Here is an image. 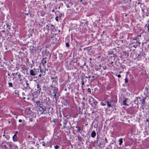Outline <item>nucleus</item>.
I'll list each match as a JSON object with an SVG mask.
<instances>
[{
    "label": "nucleus",
    "instance_id": "13",
    "mask_svg": "<svg viewBox=\"0 0 149 149\" xmlns=\"http://www.w3.org/2000/svg\"><path fill=\"white\" fill-rule=\"evenodd\" d=\"M86 90V92H87L89 94H91V89L90 88H88L87 89H84V90Z\"/></svg>",
    "mask_w": 149,
    "mask_h": 149
},
{
    "label": "nucleus",
    "instance_id": "30",
    "mask_svg": "<svg viewBox=\"0 0 149 149\" xmlns=\"http://www.w3.org/2000/svg\"><path fill=\"white\" fill-rule=\"evenodd\" d=\"M82 85H84V81H83V77H82Z\"/></svg>",
    "mask_w": 149,
    "mask_h": 149
},
{
    "label": "nucleus",
    "instance_id": "43",
    "mask_svg": "<svg viewBox=\"0 0 149 149\" xmlns=\"http://www.w3.org/2000/svg\"><path fill=\"white\" fill-rule=\"evenodd\" d=\"M55 121H56V120H55V119H53V122H54V123H55Z\"/></svg>",
    "mask_w": 149,
    "mask_h": 149
},
{
    "label": "nucleus",
    "instance_id": "55",
    "mask_svg": "<svg viewBox=\"0 0 149 149\" xmlns=\"http://www.w3.org/2000/svg\"><path fill=\"white\" fill-rule=\"evenodd\" d=\"M60 55H61V56H62V54L61 53V54H60Z\"/></svg>",
    "mask_w": 149,
    "mask_h": 149
},
{
    "label": "nucleus",
    "instance_id": "11",
    "mask_svg": "<svg viewBox=\"0 0 149 149\" xmlns=\"http://www.w3.org/2000/svg\"><path fill=\"white\" fill-rule=\"evenodd\" d=\"M96 135V133L95 131H92L91 134V136L93 138H94Z\"/></svg>",
    "mask_w": 149,
    "mask_h": 149
},
{
    "label": "nucleus",
    "instance_id": "6",
    "mask_svg": "<svg viewBox=\"0 0 149 149\" xmlns=\"http://www.w3.org/2000/svg\"><path fill=\"white\" fill-rule=\"evenodd\" d=\"M36 72L34 71L33 70H31L30 71V74L31 75L34 77V78H35V76L36 75Z\"/></svg>",
    "mask_w": 149,
    "mask_h": 149
},
{
    "label": "nucleus",
    "instance_id": "14",
    "mask_svg": "<svg viewBox=\"0 0 149 149\" xmlns=\"http://www.w3.org/2000/svg\"><path fill=\"white\" fill-rule=\"evenodd\" d=\"M6 26L7 28L8 29V30H10V29L11 25L10 24H9L8 22H6Z\"/></svg>",
    "mask_w": 149,
    "mask_h": 149
},
{
    "label": "nucleus",
    "instance_id": "28",
    "mask_svg": "<svg viewBox=\"0 0 149 149\" xmlns=\"http://www.w3.org/2000/svg\"><path fill=\"white\" fill-rule=\"evenodd\" d=\"M54 98L55 99H56V94H54Z\"/></svg>",
    "mask_w": 149,
    "mask_h": 149
},
{
    "label": "nucleus",
    "instance_id": "45",
    "mask_svg": "<svg viewBox=\"0 0 149 149\" xmlns=\"http://www.w3.org/2000/svg\"><path fill=\"white\" fill-rule=\"evenodd\" d=\"M57 79V77L56 76L55 77H54V79Z\"/></svg>",
    "mask_w": 149,
    "mask_h": 149
},
{
    "label": "nucleus",
    "instance_id": "23",
    "mask_svg": "<svg viewBox=\"0 0 149 149\" xmlns=\"http://www.w3.org/2000/svg\"><path fill=\"white\" fill-rule=\"evenodd\" d=\"M101 104L102 105L104 106L106 105V103L105 102H101Z\"/></svg>",
    "mask_w": 149,
    "mask_h": 149
},
{
    "label": "nucleus",
    "instance_id": "3",
    "mask_svg": "<svg viewBox=\"0 0 149 149\" xmlns=\"http://www.w3.org/2000/svg\"><path fill=\"white\" fill-rule=\"evenodd\" d=\"M46 109L47 107L46 106L42 104L41 105L40 107L38 112L40 114H42L43 113L44 111H46Z\"/></svg>",
    "mask_w": 149,
    "mask_h": 149
},
{
    "label": "nucleus",
    "instance_id": "31",
    "mask_svg": "<svg viewBox=\"0 0 149 149\" xmlns=\"http://www.w3.org/2000/svg\"><path fill=\"white\" fill-rule=\"evenodd\" d=\"M116 76H117L118 77V78H120L121 77V75L120 74H118V75H117L116 74Z\"/></svg>",
    "mask_w": 149,
    "mask_h": 149
},
{
    "label": "nucleus",
    "instance_id": "52",
    "mask_svg": "<svg viewBox=\"0 0 149 149\" xmlns=\"http://www.w3.org/2000/svg\"><path fill=\"white\" fill-rule=\"evenodd\" d=\"M127 14H125V17H127Z\"/></svg>",
    "mask_w": 149,
    "mask_h": 149
},
{
    "label": "nucleus",
    "instance_id": "62",
    "mask_svg": "<svg viewBox=\"0 0 149 149\" xmlns=\"http://www.w3.org/2000/svg\"><path fill=\"white\" fill-rule=\"evenodd\" d=\"M82 99L83 100H84V97H83V98H82Z\"/></svg>",
    "mask_w": 149,
    "mask_h": 149
},
{
    "label": "nucleus",
    "instance_id": "51",
    "mask_svg": "<svg viewBox=\"0 0 149 149\" xmlns=\"http://www.w3.org/2000/svg\"><path fill=\"white\" fill-rule=\"evenodd\" d=\"M52 11L53 12H54L55 11L54 10V9H52Z\"/></svg>",
    "mask_w": 149,
    "mask_h": 149
},
{
    "label": "nucleus",
    "instance_id": "59",
    "mask_svg": "<svg viewBox=\"0 0 149 149\" xmlns=\"http://www.w3.org/2000/svg\"><path fill=\"white\" fill-rule=\"evenodd\" d=\"M60 125L61 126H62V125L61 124H60Z\"/></svg>",
    "mask_w": 149,
    "mask_h": 149
},
{
    "label": "nucleus",
    "instance_id": "4",
    "mask_svg": "<svg viewBox=\"0 0 149 149\" xmlns=\"http://www.w3.org/2000/svg\"><path fill=\"white\" fill-rule=\"evenodd\" d=\"M67 123V121L66 120H64L63 122V129H66L67 130H69L70 129V126H68L67 127L66 126V124Z\"/></svg>",
    "mask_w": 149,
    "mask_h": 149
},
{
    "label": "nucleus",
    "instance_id": "35",
    "mask_svg": "<svg viewBox=\"0 0 149 149\" xmlns=\"http://www.w3.org/2000/svg\"><path fill=\"white\" fill-rule=\"evenodd\" d=\"M51 31L52 32H54V29H53V28H52L51 29Z\"/></svg>",
    "mask_w": 149,
    "mask_h": 149
},
{
    "label": "nucleus",
    "instance_id": "47",
    "mask_svg": "<svg viewBox=\"0 0 149 149\" xmlns=\"http://www.w3.org/2000/svg\"><path fill=\"white\" fill-rule=\"evenodd\" d=\"M51 79H54V77H51Z\"/></svg>",
    "mask_w": 149,
    "mask_h": 149
},
{
    "label": "nucleus",
    "instance_id": "33",
    "mask_svg": "<svg viewBox=\"0 0 149 149\" xmlns=\"http://www.w3.org/2000/svg\"><path fill=\"white\" fill-rule=\"evenodd\" d=\"M138 98H139V99H141V98L140 97H136V98H135V101H135V102H136V100H137V99H138Z\"/></svg>",
    "mask_w": 149,
    "mask_h": 149
},
{
    "label": "nucleus",
    "instance_id": "27",
    "mask_svg": "<svg viewBox=\"0 0 149 149\" xmlns=\"http://www.w3.org/2000/svg\"><path fill=\"white\" fill-rule=\"evenodd\" d=\"M66 46L67 47H68L70 46L69 43L68 42L66 43Z\"/></svg>",
    "mask_w": 149,
    "mask_h": 149
},
{
    "label": "nucleus",
    "instance_id": "41",
    "mask_svg": "<svg viewBox=\"0 0 149 149\" xmlns=\"http://www.w3.org/2000/svg\"><path fill=\"white\" fill-rule=\"evenodd\" d=\"M42 146H45V143H44V142H43V143L42 144Z\"/></svg>",
    "mask_w": 149,
    "mask_h": 149
},
{
    "label": "nucleus",
    "instance_id": "46",
    "mask_svg": "<svg viewBox=\"0 0 149 149\" xmlns=\"http://www.w3.org/2000/svg\"><path fill=\"white\" fill-rule=\"evenodd\" d=\"M53 55L54 56V57H56V55L55 54H54V53H53Z\"/></svg>",
    "mask_w": 149,
    "mask_h": 149
},
{
    "label": "nucleus",
    "instance_id": "17",
    "mask_svg": "<svg viewBox=\"0 0 149 149\" xmlns=\"http://www.w3.org/2000/svg\"><path fill=\"white\" fill-rule=\"evenodd\" d=\"M107 104L108 107H111V102L107 101Z\"/></svg>",
    "mask_w": 149,
    "mask_h": 149
},
{
    "label": "nucleus",
    "instance_id": "39",
    "mask_svg": "<svg viewBox=\"0 0 149 149\" xmlns=\"http://www.w3.org/2000/svg\"><path fill=\"white\" fill-rule=\"evenodd\" d=\"M51 26H52V27H53V29H55V27H54V26L53 25V24H51Z\"/></svg>",
    "mask_w": 149,
    "mask_h": 149
},
{
    "label": "nucleus",
    "instance_id": "22",
    "mask_svg": "<svg viewBox=\"0 0 149 149\" xmlns=\"http://www.w3.org/2000/svg\"><path fill=\"white\" fill-rule=\"evenodd\" d=\"M9 87H13L12 83L11 82H9L8 83Z\"/></svg>",
    "mask_w": 149,
    "mask_h": 149
},
{
    "label": "nucleus",
    "instance_id": "2",
    "mask_svg": "<svg viewBox=\"0 0 149 149\" xmlns=\"http://www.w3.org/2000/svg\"><path fill=\"white\" fill-rule=\"evenodd\" d=\"M12 75H13V76L14 77L13 78V80L15 79L16 80H18L20 81L21 80L20 74L18 72H16L15 74L13 73Z\"/></svg>",
    "mask_w": 149,
    "mask_h": 149
},
{
    "label": "nucleus",
    "instance_id": "58",
    "mask_svg": "<svg viewBox=\"0 0 149 149\" xmlns=\"http://www.w3.org/2000/svg\"><path fill=\"white\" fill-rule=\"evenodd\" d=\"M104 32H104V31H103V34H104Z\"/></svg>",
    "mask_w": 149,
    "mask_h": 149
},
{
    "label": "nucleus",
    "instance_id": "1",
    "mask_svg": "<svg viewBox=\"0 0 149 149\" xmlns=\"http://www.w3.org/2000/svg\"><path fill=\"white\" fill-rule=\"evenodd\" d=\"M41 85L39 84H37V89H36V91L34 92V95H40L41 93L42 94V92H41Z\"/></svg>",
    "mask_w": 149,
    "mask_h": 149
},
{
    "label": "nucleus",
    "instance_id": "64",
    "mask_svg": "<svg viewBox=\"0 0 149 149\" xmlns=\"http://www.w3.org/2000/svg\"><path fill=\"white\" fill-rule=\"evenodd\" d=\"M113 63V62H111V64H112V63Z\"/></svg>",
    "mask_w": 149,
    "mask_h": 149
},
{
    "label": "nucleus",
    "instance_id": "26",
    "mask_svg": "<svg viewBox=\"0 0 149 149\" xmlns=\"http://www.w3.org/2000/svg\"><path fill=\"white\" fill-rule=\"evenodd\" d=\"M46 26L47 28V30L49 31V26L48 25H46Z\"/></svg>",
    "mask_w": 149,
    "mask_h": 149
},
{
    "label": "nucleus",
    "instance_id": "32",
    "mask_svg": "<svg viewBox=\"0 0 149 149\" xmlns=\"http://www.w3.org/2000/svg\"><path fill=\"white\" fill-rule=\"evenodd\" d=\"M147 27L148 28L147 30H148V32H149V24H148V25L147 26Z\"/></svg>",
    "mask_w": 149,
    "mask_h": 149
},
{
    "label": "nucleus",
    "instance_id": "29",
    "mask_svg": "<svg viewBox=\"0 0 149 149\" xmlns=\"http://www.w3.org/2000/svg\"><path fill=\"white\" fill-rule=\"evenodd\" d=\"M55 20L57 22L58 21V16H56L55 17Z\"/></svg>",
    "mask_w": 149,
    "mask_h": 149
},
{
    "label": "nucleus",
    "instance_id": "24",
    "mask_svg": "<svg viewBox=\"0 0 149 149\" xmlns=\"http://www.w3.org/2000/svg\"><path fill=\"white\" fill-rule=\"evenodd\" d=\"M128 82V79L127 78H126L125 79V83H126Z\"/></svg>",
    "mask_w": 149,
    "mask_h": 149
},
{
    "label": "nucleus",
    "instance_id": "37",
    "mask_svg": "<svg viewBox=\"0 0 149 149\" xmlns=\"http://www.w3.org/2000/svg\"><path fill=\"white\" fill-rule=\"evenodd\" d=\"M105 141L106 142V143H107L108 142V141L107 140V138L106 137H105Z\"/></svg>",
    "mask_w": 149,
    "mask_h": 149
},
{
    "label": "nucleus",
    "instance_id": "8",
    "mask_svg": "<svg viewBox=\"0 0 149 149\" xmlns=\"http://www.w3.org/2000/svg\"><path fill=\"white\" fill-rule=\"evenodd\" d=\"M5 143H6V144L9 146L10 149L11 148V147H12L13 144V143L10 142H6Z\"/></svg>",
    "mask_w": 149,
    "mask_h": 149
},
{
    "label": "nucleus",
    "instance_id": "34",
    "mask_svg": "<svg viewBox=\"0 0 149 149\" xmlns=\"http://www.w3.org/2000/svg\"><path fill=\"white\" fill-rule=\"evenodd\" d=\"M78 140H79V141H81V137H78Z\"/></svg>",
    "mask_w": 149,
    "mask_h": 149
},
{
    "label": "nucleus",
    "instance_id": "15",
    "mask_svg": "<svg viewBox=\"0 0 149 149\" xmlns=\"http://www.w3.org/2000/svg\"><path fill=\"white\" fill-rule=\"evenodd\" d=\"M10 149H18V148L17 146L13 144Z\"/></svg>",
    "mask_w": 149,
    "mask_h": 149
},
{
    "label": "nucleus",
    "instance_id": "19",
    "mask_svg": "<svg viewBox=\"0 0 149 149\" xmlns=\"http://www.w3.org/2000/svg\"><path fill=\"white\" fill-rule=\"evenodd\" d=\"M118 142H119V145H120L123 142V139L121 138L120 139H119V140H118Z\"/></svg>",
    "mask_w": 149,
    "mask_h": 149
},
{
    "label": "nucleus",
    "instance_id": "53",
    "mask_svg": "<svg viewBox=\"0 0 149 149\" xmlns=\"http://www.w3.org/2000/svg\"><path fill=\"white\" fill-rule=\"evenodd\" d=\"M8 76H10V73H8Z\"/></svg>",
    "mask_w": 149,
    "mask_h": 149
},
{
    "label": "nucleus",
    "instance_id": "54",
    "mask_svg": "<svg viewBox=\"0 0 149 149\" xmlns=\"http://www.w3.org/2000/svg\"><path fill=\"white\" fill-rule=\"evenodd\" d=\"M77 130H78V132H79V129H77Z\"/></svg>",
    "mask_w": 149,
    "mask_h": 149
},
{
    "label": "nucleus",
    "instance_id": "7",
    "mask_svg": "<svg viewBox=\"0 0 149 149\" xmlns=\"http://www.w3.org/2000/svg\"><path fill=\"white\" fill-rule=\"evenodd\" d=\"M47 58L46 57L45 58H43L41 60V63L43 65H44V64L47 63Z\"/></svg>",
    "mask_w": 149,
    "mask_h": 149
},
{
    "label": "nucleus",
    "instance_id": "9",
    "mask_svg": "<svg viewBox=\"0 0 149 149\" xmlns=\"http://www.w3.org/2000/svg\"><path fill=\"white\" fill-rule=\"evenodd\" d=\"M42 103V102H40V101H38L36 102L35 105L37 106H39V107L41 105V104Z\"/></svg>",
    "mask_w": 149,
    "mask_h": 149
},
{
    "label": "nucleus",
    "instance_id": "38",
    "mask_svg": "<svg viewBox=\"0 0 149 149\" xmlns=\"http://www.w3.org/2000/svg\"><path fill=\"white\" fill-rule=\"evenodd\" d=\"M91 58H89V60L88 61V62H89L90 63H91Z\"/></svg>",
    "mask_w": 149,
    "mask_h": 149
},
{
    "label": "nucleus",
    "instance_id": "21",
    "mask_svg": "<svg viewBox=\"0 0 149 149\" xmlns=\"http://www.w3.org/2000/svg\"><path fill=\"white\" fill-rule=\"evenodd\" d=\"M26 88L27 89H30V87L29 84L28 83H26Z\"/></svg>",
    "mask_w": 149,
    "mask_h": 149
},
{
    "label": "nucleus",
    "instance_id": "36",
    "mask_svg": "<svg viewBox=\"0 0 149 149\" xmlns=\"http://www.w3.org/2000/svg\"><path fill=\"white\" fill-rule=\"evenodd\" d=\"M57 82V81H56V80H53V81H52V82H53V83H56Z\"/></svg>",
    "mask_w": 149,
    "mask_h": 149
},
{
    "label": "nucleus",
    "instance_id": "20",
    "mask_svg": "<svg viewBox=\"0 0 149 149\" xmlns=\"http://www.w3.org/2000/svg\"><path fill=\"white\" fill-rule=\"evenodd\" d=\"M126 101H127V100L125 99L123 101V104L124 105H125V106L128 105V104H127L126 102Z\"/></svg>",
    "mask_w": 149,
    "mask_h": 149
},
{
    "label": "nucleus",
    "instance_id": "12",
    "mask_svg": "<svg viewBox=\"0 0 149 149\" xmlns=\"http://www.w3.org/2000/svg\"><path fill=\"white\" fill-rule=\"evenodd\" d=\"M146 98L144 97L142 100H140V101L141 102V104L142 105H144L145 104V100H146Z\"/></svg>",
    "mask_w": 149,
    "mask_h": 149
},
{
    "label": "nucleus",
    "instance_id": "61",
    "mask_svg": "<svg viewBox=\"0 0 149 149\" xmlns=\"http://www.w3.org/2000/svg\"><path fill=\"white\" fill-rule=\"evenodd\" d=\"M146 121H148V119H146Z\"/></svg>",
    "mask_w": 149,
    "mask_h": 149
},
{
    "label": "nucleus",
    "instance_id": "44",
    "mask_svg": "<svg viewBox=\"0 0 149 149\" xmlns=\"http://www.w3.org/2000/svg\"><path fill=\"white\" fill-rule=\"evenodd\" d=\"M3 146L5 148H7V146L6 145H4Z\"/></svg>",
    "mask_w": 149,
    "mask_h": 149
},
{
    "label": "nucleus",
    "instance_id": "63",
    "mask_svg": "<svg viewBox=\"0 0 149 149\" xmlns=\"http://www.w3.org/2000/svg\"><path fill=\"white\" fill-rule=\"evenodd\" d=\"M88 125V124H85V125Z\"/></svg>",
    "mask_w": 149,
    "mask_h": 149
},
{
    "label": "nucleus",
    "instance_id": "16",
    "mask_svg": "<svg viewBox=\"0 0 149 149\" xmlns=\"http://www.w3.org/2000/svg\"><path fill=\"white\" fill-rule=\"evenodd\" d=\"M91 48L90 47H86L84 48V50L87 51V52L91 50Z\"/></svg>",
    "mask_w": 149,
    "mask_h": 149
},
{
    "label": "nucleus",
    "instance_id": "40",
    "mask_svg": "<svg viewBox=\"0 0 149 149\" xmlns=\"http://www.w3.org/2000/svg\"><path fill=\"white\" fill-rule=\"evenodd\" d=\"M92 77L94 79H96L97 78V77H95L94 76H92Z\"/></svg>",
    "mask_w": 149,
    "mask_h": 149
},
{
    "label": "nucleus",
    "instance_id": "50",
    "mask_svg": "<svg viewBox=\"0 0 149 149\" xmlns=\"http://www.w3.org/2000/svg\"><path fill=\"white\" fill-rule=\"evenodd\" d=\"M18 133V132L17 131H16L15 132V134H16L17 135V134Z\"/></svg>",
    "mask_w": 149,
    "mask_h": 149
},
{
    "label": "nucleus",
    "instance_id": "18",
    "mask_svg": "<svg viewBox=\"0 0 149 149\" xmlns=\"http://www.w3.org/2000/svg\"><path fill=\"white\" fill-rule=\"evenodd\" d=\"M58 92V89L57 88H56L55 87L53 90V93L54 94H57Z\"/></svg>",
    "mask_w": 149,
    "mask_h": 149
},
{
    "label": "nucleus",
    "instance_id": "5",
    "mask_svg": "<svg viewBox=\"0 0 149 149\" xmlns=\"http://www.w3.org/2000/svg\"><path fill=\"white\" fill-rule=\"evenodd\" d=\"M34 137L32 134H31L28 135L27 139L29 141H33Z\"/></svg>",
    "mask_w": 149,
    "mask_h": 149
},
{
    "label": "nucleus",
    "instance_id": "25",
    "mask_svg": "<svg viewBox=\"0 0 149 149\" xmlns=\"http://www.w3.org/2000/svg\"><path fill=\"white\" fill-rule=\"evenodd\" d=\"M54 148L55 149H57L59 148V146L58 145L54 146Z\"/></svg>",
    "mask_w": 149,
    "mask_h": 149
},
{
    "label": "nucleus",
    "instance_id": "49",
    "mask_svg": "<svg viewBox=\"0 0 149 149\" xmlns=\"http://www.w3.org/2000/svg\"><path fill=\"white\" fill-rule=\"evenodd\" d=\"M25 15H29V13H25Z\"/></svg>",
    "mask_w": 149,
    "mask_h": 149
},
{
    "label": "nucleus",
    "instance_id": "56",
    "mask_svg": "<svg viewBox=\"0 0 149 149\" xmlns=\"http://www.w3.org/2000/svg\"><path fill=\"white\" fill-rule=\"evenodd\" d=\"M60 15H61L59 16L60 17H61V16L62 15V13H61Z\"/></svg>",
    "mask_w": 149,
    "mask_h": 149
},
{
    "label": "nucleus",
    "instance_id": "57",
    "mask_svg": "<svg viewBox=\"0 0 149 149\" xmlns=\"http://www.w3.org/2000/svg\"><path fill=\"white\" fill-rule=\"evenodd\" d=\"M61 32V31L60 30H58V32Z\"/></svg>",
    "mask_w": 149,
    "mask_h": 149
},
{
    "label": "nucleus",
    "instance_id": "42",
    "mask_svg": "<svg viewBox=\"0 0 149 149\" xmlns=\"http://www.w3.org/2000/svg\"><path fill=\"white\" fill-rule=\"evenodd\" d=\"M19 123H21V122H22V120L21 119H19Z\"/></svg>",
    "mask_w": 149,
    "mask_h": 149
},
{
    "label": "nucleus",
    "instance_id": "60",
    "mask_svg": "<svg viewBox=\"0 0 149 149\" xmlns=\"http://www.w3.org/2000/svg\"><path fill=\"white\" fill-rule=\"evenodd\" d=\"M133 47H135V45H133Z\"/></svg>",
    "mask_w": 149,
    "mask_h": 149
},
{
    "label": "nucleus",
    "instance_id": "10",
    "mask_svg": "<svg viewBox=\"0 0 149 149\" xmlns=\"http://www.w3.org/2000/svg\"><path fill=\"white\" fill-rule=\"evenodd\" d=\"M13 139L14 141H16L17 140V138L16 134H14L13 137Z\"/></svg>",
    "mask_w": 149,
    "mask_h": 149
},
{
    "label": "nucleus",
    "instance_id": "48",
    "mask_svg": "<svg viewBox=\"0 0 149 149\" xmlns=\"http://www.w3.org/2000/svg\"><path fill=\"white\" fill-rule=\"evenodd\" d=\"M41 74H40L38 75V77H41Z\"/></svg>",
    "mask_w": 149,
    "mask_h": 149
}]
</instances>
